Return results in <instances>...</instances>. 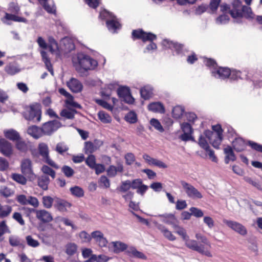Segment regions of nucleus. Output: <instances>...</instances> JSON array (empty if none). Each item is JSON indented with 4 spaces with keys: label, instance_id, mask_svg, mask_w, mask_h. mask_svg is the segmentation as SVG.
Returning <instances> with one entry per match:
<instances>
[{
    "label": "nucleus",
    "instance_id": "nucleus-64",
    "mask_svg": "<svg viewBox=\"0 0 262 262\" xmlns=\"http://www.w3.org/2000/svg\"><path fill=\"white\" fill-rule=\"evenodd\" d=\"M248 144L253 149L262 152V145L252 141H249Z\"/></svg>",
    "mask_w": 262,
    "mask_h": 262
},
{
    "label": "nucleus",
    "instance_id": "nucleus-10",
    "mask_svg": "<svg viewBox=\"0 0 262 262\" xmlns=\"http://www.w3.org/2000/svg\"><path fill=\"white\" fill-rule=\"evenodd\" d=\"M21 171L22 173L28 178H32L34 176L32 169V162L29 159H25L21 162Z\"/></svg>",
    "mask_w": 262,
    "mask_h": 262
},
{
    "label": "nucleus",
    "instance_id": "nucleus-35",
    "mask_svg": "<svg viewBox=\"0 0 262 262\" xmlns=\"http://www.w3.org/2000/svg\"><path fill=\"white\" fill-rule=\"evenodd\" d=\"M5 18L7 20H13L16 22H23L25 23L27 22L26 18L12 14L6 13Z\"/></svg>",
    "mask_w": 262,
    "mask_h": 262
},
{
    "label": "nucleus",
    "instance_id": "nucleus-39",
    "mask_svg": "<svg viewBox=\"0 0 262 262\" xmlns=\"http://www.w3.org/2000/svg\"><path fill=\"white\" fill-rule=\"evenodd\" d=\"M124 119L126 121L134 124L137 121V116L135 112L130 111L124 117Z\"/></svg>",
    "mask_w": 262,
    "mask_h": 262
},
{
    "label": "nucleus",
    "instance_id": "nucleus-5",
    "mask_svg": "<svg viewBox=\"0 0 262 262\" xmlns=\"http://www.w3.org/2000/svg\"><path fill=\"white\" fill-rule=\"evenodd\" d=\"M184 241L185 242L186 246L189 249L196 251L199 253L205 255L209 257H211L212 256L209 250L205 249L204 245H199L198 242L195 240L189 239L188 236H187V239H184Z\"/></svg>",
    "mask_w": 262,
    "mask_h": 262
},
{
    "label": "nucleus",
    "instance_id": "nucleus-7",
    "mask_svg": "<svg viewBox=\"0 0 262 262\" xmlns=\"http://www.w3.org/2000/svg\"><path fill=\"white\" fill-rule=\"evenodd\" d=\"M181 184L188 197L192 199H200L203 198L202 193L191 184L181 181Z\"/></svg>",
    "mask_w": 262,
    "mask_h": 262
},
{
    "label": "nucleus",
    "instance_id": "nucleus-4",
    "mask_svg": "<svg viewBox=\"0 0 262 262\" xmlns=\"http://www.w3.org/2000/svg\"><path fill=\"white\" fill-rule=\"evenodd\" d=\"M25 118L33 122H38L41 120V111L40 105L37 104L30 105L28 110L24 114Z\"/></svg>",
    "mask_w": 262,
    "mask_h": 262
},
{
    "label": "nucleus",
    "instance_id": "nucleus-59",
    "mask_svg": "<svg viewBox=\"0 0 262 262\" xmlns=\"http://www.w3.org/2000/svg\"><path fill=\"white\" fill-rule=\"evenodd\" d=\"M229 17L228 15L224 14L220 15L216 19V22L217 24H225L228 22Z\"/></svg>",
    "mask_w": 262,
    "mask_h": 262
},
{
    "label": "nucleus",
    "instance_id": "nucleus-33",
    "mask_svg": "<svg viewBox=\"0 0 262 262\" xmlns=\"http://www.w3.org/2000/svg\"><path fill=\"white\" fill-rule=\"evenodd\" d=\"M11 178L15 182L21 185H25L27 180L24 175L21 174L13 173L11 174Z\"/></svg>",
    "mask_w": 262,
    "mask_h": 262
},
{
    "label": "nucleus",
    "instance_id": "nucleus-9",
    "mask_svg": "<svg viewBox=\"0 0 262 262\" xmlns=\"http://www.w3.org/2000/svg\"><path fill=\"white\" fill-rule=\"evenodd\" d=\"M223 222L228 227L242 236H245L247 234L246 228L238 222L228 220H224Z\"/></svg>",
    "mask_w": 262,
    "mask_h": 262
},
{
    "label": "nucleus",
    "instance_id": "nucleus-50",
    "mask_svg": "<svg viewBox=\"0 0 262 262\" xmlns=\"http://www.w3.org/2000/svg\"><path fill=\"white\" fill-rule=\"evenodd\" d=\"M86 164L91 169L96 165V159L93 155H90L85 160Z\"/></svg>",
    "mask_w": 262,
    "mask_h": 262
},
{
    "label": "nucleus",
    "instance_id": "nucleus-27",
    "mask_svg": "<svg viewBox=\"0 0 262 262\" xmlns=\"http://www.w3.org/2000/svg\"><path fill=\"white\" fill-rule=\"evenodd\" d=\"M15 148L21 153H26L28 150V146L27 143L20 138L15 142Z\"/></svg>",
    "mask_w": 262,
    "mask_h": 262
},
{
    "label": "nucleus",
    "instance_id": "nucleus-58",
    "mask_svg": "<svg viewBox=\"0 0 262 262\" xmlns=\"http://www.w3.org/2000/svg\"><path fill=\"white\" fill-rule=\"evenodd\" d=\"M79 237L82 240V242L83 243H87L90 242L92 237V235H90L86 232L85 231H82L79 233Z\"/></svg>",
    "mask_w": 262,
    "mask_h": 262
},
{
    "label": "nucleus",
    "instance_id": "nucleus-18",
    "mask_svg": "<svg viewBox=\"0 0 262 262\" xmlns=\"http://www.w3.org/2000/svg\"><path fill=\"white\" fill-rule=\"evenodd\" d=\"M27 133L35 139H38L43 136L41 127L32 125L28 127Z\"/></svg>",
    "mask_w": 262,
    "mask_h": 262
},
{
    "label": "nucleus",
    "instance_id": "nucleus-61",
    "mask_svg": "<svg viewBox=\"0 0 262 262\" xmlns=\"http://www.w3.org/2000/svg\"><path fill=\"white\" fill-rule=\"evenodd\" d=\"M59 93L65 96L67 98L66 100L65 101V103H67L68 101L72 100V99H74V97L68 92H67L64 88H60L58 90Z\"/></svg>",
    "mask_w": 262,
    "mask_h": 262
},
{
    "label": "nucleus",
    "instance_id": "nucleus-52",
    "mask_svg": "<svg viewBox=\"0 0 262 262\" xmlns=\"http://www.w3.org/2000/svg\"><path fill=\"white\" fill-rule=\"evenodd\" d=\"M41 171L46 174L50 176L53 179L55 177V171L51 167L47 165H43L41 168Z\"/></svg>",
    "mask_w": 262,
    "mask_h": 262
},
{
    "label": "nucleus",
    "instance_id": "nucleus-1",
    "mask_svg": "<svg viewBox=\"0 0 262 262\" xmlns=\"http://www.w3.org/2000/svg\"><path fill=\"white\" fill-rule=\"evenodd\" d=\"M73 62L76 70L84 74L89 70L94 69L98 65L97 60L82 53H78L73 58Z\"/></svg>",
    "mask_w": 262,
    "mask_h": 262
},
{
    "label": "nucleus",
    "instance_id": "nucleus-23",
    "mask_svg": "<svg viewBox=\"0 0 262 262\" xmlns=\"http://www.w3.org/2000/svg\"><path fill=\"white\" fill-rule=\"evenodd\" d=\"M232 144L234 149L237 152L244 150L246 147L245 141L242 138H236Z\"/></svg>",
    "mask_w": 262,
    "mask_h": 262
},
{
    "label": "nucleus",
    "instance_id": "nucleus-22",
    "mask_svg": "<svg viewBox=\"0 0 262 262\" xmlns=\"http://www.w3.org/2000/svg\"><path fill=\"white\" fill-rule=\"evenodd\" d=\"M4 134L7 139L13 142L20 139L21 137L19 133L14 129L5 130L4 132Z\"/></svg>",
    "mask_w": 262,
    "mask_h": 262
},
{
    "label": "nucleus",
    "instance_id": "nucleus-48",
    "mask_svg": "<svg viewBox=\"0 0 262 262\" xmlns=\"http://www.w3.org/2000/svg\"><path fill=\"white\" fill-rule=\"evenodd\" d=\"M61 170L67 178H71L74 174V170L71 167L68 165H63L61 167Z\"/></svg>",
    "mask_w": 262,
    "mask_h": 262
},
{
    "label": "nucleus",
    "instance_id": "nucleus-63",
    "mask_svg": "<svg viewBox=\"0 0 262 262\" xmlns=\"http://www.w3.org/2000/svg\"><path fill=\"white\" fill-rule=\"evenodd\" d=\"M221 1V0H210L209 7L212 12H214L217 10Z\"/></svg>",
    "mask_w": 262,
    "mask_h": 262
},
{
    "label": "nucleus",
    "instance_id": "nucleus-15",
    "mask_svg": "<svg viewBox=\"0 0 262 262\" xmlns=\"http://www.w3.org/2000/svg\"><path fill=\"white\" fill-rule=\"evenodd\" d=\"M162 44L166 48L173 49L178 55H183L184 54L183 49L184 46L182 44H179L177 42H174L169 41L168 39H164Z\"/></svg>",
    "mask_w": 262,
    "mask_h": 262
},
{
    "label": "nucleus",
    "instance_id": "nucleus-32",
    "mask_svg": "<svg viewBox=\"0 0 262 262\" xmlns=\"http://www.w3.org/2000/svg\"><path fill=\"white\" fill-rule=\"evenodd\" d=\"M99 119L103 123H110L112 122L111 116L104 111H99L98 113Z\"/></svg>",
    "mask_w": 262,
    "mask_h": 262
},
{
    "label": "nucleus",
    "instance_id": "nucleus-19",
    "mask_svg": "<svg viewBox=\"0 0 262 262\" xmlns=\"http://www.w3.org/2000/svg\"><path fill=\"white\" fill-rule=\"evenodd\" d=\"M157 216L163 217L161 221L167 225L172 226L173 228L177 224V220L175 215L172 213L159 214Z\"/></svg>",
    "mask_w": 262,
    "mask_h": 262
},
{
    "label": "nucleus",
    "instance_id": "nucleus-47",
    "mask_svg": "<svg viewBox=\"0 0 262 262\" xmlns=\"http://www.w3.org/2000/svg\"><path fill=\"white\" fill-rule=\"evenodd\" d=\"M173 228L177 234L182 236L183 240L187 239L188 235L185 230L183 227L177 224Z\"/></svg>",
    "mask_w": 262,
    "mask_h": 262
},
{
    "label": "nucleus",
    "instance_id": "nucleus-49",
    "mask_svg": "<svg viewBox=\"0 0 262 262\" xmlns=\"http://www.w3.org/2000/svg\"><path fill=\"white\" fill-rule=\"evenodd\" d=\"M223 137L215 136L209 142L214 148L219 149Z\"/></svg>",
    "mask_w": 262,
    "mask_h": 262
},
{
    "label": "nucleus",
    "instance_id": "nucleus-37",
    "mask_svg": "<svg viewBox=\"0 0 262 262\" xmlns=\"http://www.w3.org/2000/svg\"><path fill=\"white\" fill-rule=\"evenodd\" d=\"M140 92L141 97L145 100H147L150 97L152 90L147 86H144L141 89Z\"/></svg>",
    "mask_w": 262,
    "mask_h": 262
},
{
    "label": "nucleus",
    "instance_id": "nucleus-3",
    "mask_svg": "<svg viewBox=\"0 0 262 262\" xmlns=\"http://www.w3.org/2000/svg\"><path fill=\"white\" fill-rule=\"evenodd\" d=\"M99 17L102 19H106V25L110 31L115 33L117 29L121 28V25L117 20L116 17L106 10L100 13Z\"/></svg>",
    "mask_w": 262,
    "mask_h": 262
},
{
    "label": "nucleus",
    "instance_id": "nucleus-56",
    "mask_svg": "<svg viewBox=\"0 0 262 262\" xmlns=\"http://www.w3.org/2000/svg\"><path fill=\"white\" fill-rule=\"evenodd\" d=\"M198 144L199 146L204 150L208 149L210 147L206 139L202 135H201L199 137Z\"/></svg>",
    "mask_w": 262,
    "mask_h": 262
},
{
    "label": "nucleus",
    "instance_id": "nucleus-57",
    "mask_svg": "<svg viewBox=\"0 0 262 262\" xmlns=\"http://www.w3.org/2000/svg\"><path fill=\"white\" fill-rule=\"evenodd\" d=\"M124 158L125 160V163L127 165H132L135 161V156L132 152L127 153L125 155Z\"/></svg>",
    "mask_w": 262,
    "mask_h": 262
},
{
    "label": "nucleus",
    "instance_id": "nucleus-14",
    "mask_svg": "<svg viewBox=\"0 0 262 262\" xmlns=\"http://www.w3.org/2000/svg\"><path fill=\"white\" fill-rule=\"evenodd\" d=\"M0 152L6 157H10L13 154L12 144L5 139H3L0 143Z\"/></svg>",
    "mask_w": 262,
    "mask_h": 262
},
{
    "label": "nucleus",
    "instance_id": "nucleus-46",
    "mask_svg": "<svg viewBox=\"0 0 262 262\" xmlns=\"http://www.w3.org/2000/svg\"><path fill=\"white\" fill-rule=\"evenodd\" d=\"M13 193L14 191L7 186H2L0 188V194L6 198L11 196Z\"/></svg>",
    "mask_w": 262,
    "mask_h": 262
},
{
    "label": "nucleus",
    "instance_id": "nucleus-44",
    "mask_svg": "<svg viewBox=\"0 0 262 262\" xmlns=\"http://www.w3.org/2000/svg\"><path fill=\"white\" fill-rule=\"evenodd\" d=\"M150 125L153 126L156 130H158L160 133H163L164 131V129L161 125L160 121L155 118H152L150 121Z\"/></svg>",
    "mask_w": 262,
    "mask_h": 262
},
{
    "label": "nucleus",
    "instance_id": "nucleus-29",
    "mask_svg": "<svg viewBox=\"0 0 262 262\" xmlns=\"http://www.w3.org/2000/svg\"><path fill=\"white\" fill-rule=\"evenodd\" d=\"M12 210L11 206L6 205H2L0 203V218L3 219L9 215Z\"/></svg>",
    "mask_w": 262,
    "mask_h": 262
},
{
    "label": "nucleus",
    "instance_id": "nucleus-17",
    "mask_svg": "<svg viewBox=\"0 0 262 262\" xmlns=\"http://www.w3.org/2000/svg\"><path fill=\"white\" fill-rule=\"evenodd\" d=\"M36 217L43 223H49L53 220L51 213L46 210L36 211Z\"/></svg>",
    "mask_w": 262,
    "mask_h": 262
},
{
    "label": "nucleus",
    "instance_id": "nucleus-40",
    "mask_svg": "<svg viewBox=\"0 0 262 262\" xmlns=\"http://www.w3.org/2000/svg\"><path fill=\"white\" fill-rule=\"evenodd\" d=\"M130 93V89L126 86H121L117 90L118 96L122 99Z\"/></svg>",
    "mask_w": 262,
    "mask_h": 262
},
{
    "label": "nucleus",
    "instance_id": "nucleus-8",
    "mask_svg": "<svg viewBox=\"0 0 262 262\" xmlns=\"http://www.w3.org/2000/svg\"><path fill=\"white\" fill-rule=\"evenodd\" d=\"M38 150L39 154L42 157L45 162L51 166L57 168L56 163L49 157V147L47 144L40 143L38 144Z\"/></svg>",
    "mask_w": 262,
    "mask_h": 262
},
{
    "label": "nucleus",
    "instance_id": "nucleus-38",
    "mask_svg": "<svg viewBox=\"0 0 262 262\" xmlns=\"http://www.w3.org/2000/svg\"><path fill=\"white\" fill-rule=\"evenodd\" d=\"M184 112V109L181 106H176L172 109V114L173 118H180Z\"/></svg>",
    "mask_w": 262,
    "mask_h": 262
},
{
    "label": "nucleus",
    "instance_id": "nucleus-45",
    "mask_svg": "<svg viewBox=\"0 0 262 262\" xmlns=\"http://www.w3.org/2000/svg\"><path fill=\"white\" fill-rule=\"evenodd\" d=\"M130 188H131L130 180H127L124 181H122L121 185L119 187L117 188V189L121 192H127Z\"/></svg>",
    "mask_w": 262,
    "mask_h": 262
},
{
    "label": "nucleus",
    "instance_id": "nucleus-11",
    "mask_svg": "<svg viewBox=\"0 0 262 262\" xmlns=\"http://www.w3.org/2000/svg\"><path fill=\"white\" fill-rule=\"evenodd\" d=\"M211 74L215 78L224 80L229 77L231 70L227 67H218L211 71Z\"/></svg>",
    "mask_w": 262,
    "mask_h": 262
},
{
    "label": "nucleus",
    "instance_id": "nucleus-42",
    "mask_svg": "<svg viewBox=\"0 0 262 262\" xmlns=\"http://www.w3.org/2000/svg\"><path fill=\"white\" fill-rule=\"evenodd\" d=\"M241 12H242L243 17L244 16L247 19L253 18V14L250 7L246 6H243Z\"/></svg>",
    "mask_w": 262,
    "mask_h": 262
},
{
    "label": "nucleus",
    "instance_id": "nucleus-31",
    "mask_svg": "<svg viewBox=\"0 0 262 262\" xmlns=\"http://www.w3.org/2000/svg\"><path fill=\"white\" fill-rule=\"evenodd\" d=\"M77 111L74 109H63L60 112V115L61 117H64L68 119H73L74 118L75 114Z\"/></svg>",
    "mask_w": 262,
    "mask_h": 262
},
{
    "label": "nucleus",
    "instance_id": "nucleus-21",
    "mask_svg": "<svg viewBox=\"0 0 262 262\" xmlns=\"http://www.w3.org/2000/svg\"><path fill=\"white\" fill-rule=\"evenodd\" d=\"M149 111L154 113L164 114L165 112L163 104L160 102H154L149 103L148 105Z\"/></svg>",
    "mask_w": 262,
    "mask_h": 262
},
{
    "label": "nucleus",
    "instance_id": "nucleus-30",
    "mask_svg": "<svg viewBox=\"0 0 262 262\" xmlns=\"http://www.w3.org/2000/svg\"><path fill=\"white\" fill-rule=\"evenodd\" d=\"M71 194L76 198H82L84 196V192L83 189L78 186H75L70 188Z\"/></svg>",
    "mask_w": 262,
    "mask_h": 262
},
{
    "label": "nucleus",
    "instance_id": "nucleus-2",
    "mask_svg": "<svg viewBox=\"0 0 262 262\" xmlns=\"http://www.w3.org/2000/svg\"><path fill=\"white\" fill-rule=\"evenodd\" d=\"M133 37L136 39H141L143 42L147 41H150L145 50L149 51L157 49V45L153 42V40L157 38V36L151 32H146L142 29L134 30L132 32Z\"/></svg>",
    "mask_w": 262,
    "mask_h": 262
},
{
    "label": "nucleus",
    "instance_id": "nucleus-12",
    "mask_svg": "<svg viewBox=\"0 0 262 262\" xmlns=\"http://www.w3.org/2000/svg\"><path fill=\"white\" fill-rule=\"evenodd\" d=\"M242 6L241 1L234 0L232 3V7L230 9L229 13L234 18L242 17L243 14L241 12Z\"/></svg>",
    "mask_w": 262,
    "mask_h": 262
},
{
    "label": "nucleus",
    "instance_id": "nucleus-13",
    "mask_svg": "<svg viewBox=\"0 0 262 262\" xmlns=\"http://www.w3.org/2000/svg\"><path fill=\"white\" fill-rule=\"evenodd\" d=\"M91 235L92 238L95 240L99 247L101 248L107 247L108 241L101 231H94L91 233Z\"/></svg>",
    "mask_w": 262,
    "mask_h": 262
},
{
    "label": "nucleus",
    "instance_id": "nucleus-36",
    "mask_svg": "<svg viewBox=\"0 0 262 262\" xmlns=\"http://www.w3.org/2000/svg\"><path fill=\"white\" fill-rule=\"evenodd\" d=\"M244 180L247 183L252 185L254 187H256L257 189L262 191V184L259 181L254 180L251 178L249 177H245Z\"/></svg>",
    "mask_w": 262,
    "mask_h": 262
},
{
    "label": "nucleus",
    "instance_id": "nucleus-60",
    "mask_svg": "<svg viewBox=\"0 0 262 262\" xmlns=\"http://www.w3.org/2000/svg\"><path fill=\"white\" fill-rule=\"evenodd\" d=\"M181 129L183 133L192 134L193 128L191 125L188 122H184L181 124Z\"/></svg>",
    "mask_w": 262,
    "mask_h": 262
},
{
    "label": "nucleus",
    "instance_id": "nucleus-28",
    "mask_svg": "<svg viewBox=\"0 0 262 262\" xmlns=\"http://www.w3.org/2000/svg\"><path fill=\"white\" fill-rule=\"evenodd\" d=\"M126 252L129 256H132L134 257L142 259H146V256L143 253L138 251L134 247H130L129 248Z\"/></svg>",
    "mask_w": 262,
    "mask_h": 262
},
{
    "label": "nucleus",
    "instance_id": "nucleus-34",
    "mask_svg": "<svg viewBox=\"0 0 262 262\" xmlns=\"http://www.w3.org/2000/svg\"><path fill=\"white\" fill-rule=\"evenodd\" d=\"M77 250V246L75 243H70L66 246V253L69 256L73 255Z\"/></svg>",
    "mask_w": 262,
    "mask_h": 262
},
{
    "label": "nucleus",
    "instance_id": "nucleus-62",
    "mask_svg": "<svg viewBox=\"0 0 262 262\" xmlns=\"http://www.w3.org/2000/svg\"><path fill=\"white\" fill-rule=\"evenodd\" d=\"M26 241L27 244L32 247H37L39 246V243L37 241L32 238L31 235H28L26 236Z\"/></svg>",
    "mask_w": 262,
    "mask_h": 262
},
{
    "label": "nucleus",
    "instance_id": "nucleus-55",
    "mask_svg": "<svg viewBox=\"0 0 262 262\" xmlns=\"http://www.w3.org/2000/svg\"><path fill=\"white\" fill-rule=\"evenodd\" d=\"M95 102L99 105L101 106L104 108H106L109 111H112L113 109V106L110 104L106 101L103 99H96Z\"/></svg>",
    "mask_w": 262,
    "mask_h": 262
},
{
    "label": "nucleus",
    "instance_id": "nucleus-25",
    "mask_svg": "<svg viewBox=\"0 0 262 262\" xmlns=\"http://www.w3.org/2000/svg\"><path fill=\"white\" fill-rule=\"evenodd\" d=\"M111 244L114 248V252L116 254L124 251L127 248L126 244L119 241L112 242Z\"/></svg>",
    "mask_w": 262,
    "mask_h": 262
},
{
    "label": "nucleus",
    "instance_id": "nucleus-43",
    "mask_svg": "<svg viewBox=\"0 0 262 262\" xmlns=\"http://www.w3.org/2000/svg\"><path fill=\"white\" fill-rule=\"evenodd\" d=\"M5 71L8 74L13 75L18 73L20 70L14 64L10 63L6 67Z\"/></svg>",
    "mask_w": 262,
    "mask_h": 262
},
{
    "label": "nucleus",
    "instance_id": "nucleus-54",
    "mask_svg": "<svg viewBox=\"0 0 262 262\" xmlns=\"http://www.w3.org/2000/svg\"><path fill=\"white\" fill-rule=\"evenodd\" d=\"M189 210L191 213V215L196 217H201L204 215L203 211L197 207H192L189 209Z\"/></svg>",
    "mask_w": 262,
    "mask_h": 262
},
{
    "label": "nucleus",
    "instance_id": "nucleus-6",
    "mask_svg": "<svg viewBox=\"0 0 262 262\" xmlns=\"http://www.w3.org/2000/svg\"><path fill=\"white\" fill-rule=\"evenodd\" d=\"M62 124L61 122L57 120L49 121L44 123L42 126V130L43 136H51L54 132L61 127Z\"/></svg>",
    "mask_w": 262,
    "mask_h": 262
},
{
    "label": "nucleus",
    "instance_id": "nucleus-53",
    "mask_svg": "<svg viewBox=\"0 0 262 262\" xmlns=\"http://www.w3.org/2000/svg\"><path fill=\"white\" fill-rule=\"evenodd\" d=\"M53 199L50 196H44L42 197V203L46 208H50L53 204Z\"/></svg>",
    "mask_w": 262,
    "mask_h": 262
},
{
    "label": "nucleus",
    "instance_id": "nucleus-41",
    "mask_svg": "<svg viewBox=\"0 0 262 262\" xmlns=\"http://www.w3.org/2000/svg\"><path fill=\"white\" fill-rule=\"evenodd\" d=\"M69 148L64 142H59L57 144L55 151L59 154L63 155V154L69 150Z\"/></svg>",
    "mask_w": 262,
    "mask_h": 262
},
{
    "label": "nucleus",
    "instance_id": "nucleus-51",
    "mask_svg": "<svg viewBox=\"0 0 262 262\" xmlns=\"http://www.w3.org/2000/svg\"><path fill=\"white\" fill-rule=\"evenodd\" d=\"M84 150L86 154H92L96 150V147L92 142L90 141L85 142Z\"/></svg>",
    "mask_w": 262,
    "mask_h": 262
},
{
    "label": "nucleus",
    "instance_id": "nucleus-20",
    "mask_svg": "<svg viewBox=\"0 0 262 262\" xmlns=\"http://www.w3.org/2000/svg\"><path fill=\"white\" fill-rule=\"evenodd\" d=\"M43 9L49 13H54L55 6L53 0H38Z\"/></svg>",
    "mask_w": 262,
    "mask_h": 262
},
{
    "label": "nucleus",
    "instance_id": "nucleus-24",
    "mask_svg": "<svg viewBox=\"0 0 262 262\" xmlns=\"http://www.w3.org/2000/svg\"><path fill=\"white\" fill-rule=\"evenodd\" d=\"M54 206L59 211L64 212L67 210V207H70L71 204L64 200L57 198Z\"/></svg>",
    "mask_w": 262,
    "mask_h": 262
},
{
    "label": "nucleus",
    "instance_id": "nucleus-16",
    "mask_svg": "<svg viewBox=\"0 0 262 262\" xmlns=\"http://www.w3.org/2000/svg\"><path fill=\"white\" fill-rule=\"evenodd\" d=\"M67 86L71 91L74 93H78L82 91L83 85L78 79L72 78L67 82Z\"/></svg>",
    "mask_w": 262,
    "mask_h": 262
},
{
    "label": "nucleus",
    "instance_id": "nucleus-26",
    "mask_svg": "<svg viewBox=\"0 0 262 262\" xmlns=\"http://www.w3.org/2000/svg\"><path fill=\"white\" fill-rule=\"evenodd\" d=\"M49 183L50 179L47 176L42 175L38 178V185L44 190H48Z\"/></svg>",
    "mask_w": 262,
    "mask_h": 262
}]
</instances>
